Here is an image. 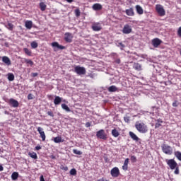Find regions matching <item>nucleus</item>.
I'll return each mask as SVG.
<instances>
[{"label": "nucleus", "mask_w": 181, "mask_h": 181, "mask_svg": "<svg viewBox=\"0 0 181 181\" xmlns=\"http://www.w3.org/2000/svg\"><path fill=\"white\" fill-rule=\"evenodd\" d=\"M162 122H163V121H162V119H157V123L158 124H162Z\"/></svg>", "instance_id": "53"}, {"label": "nucleus", "mask_w": 181, "mask_h": 181, "mask_svg": "<svg viewBox=\"0 0 181 181\" xmlns=\"http://www.w3.org/2000/svg\"><path fill=\"white\" fill-rule=\"evenodd\" d=\"M123 170H128V165L124 164L122 166Z\"/></svg>", "instance_id": "49"}, {"label": "nucleus", "mask_w": 181, "mask_h": 181, "mask_svg": "<svg viewBox=\"0 0 181 181\" xmlns=\"http://www.w3.org/2000/svg\"><path fill=\"white\" fill-rule=\"evenodd\" d=\"M179 105V103H177V100H175V102L173 103V107H177Z\"/></svg>", "instance_id": "45"}, {"label": "nucleus", "mask_w": 181, "mask_h": 181, "mask_svg": "<svg viewBox=\"0 0 181 181\" xmlns=\"http://www.w3.org/2000/svg\"><path fill=\"white\" fill-rule=\"evenodd\" d=\"M107 91H109V93H115V91H118V88L115 86H111L107 88Z\"/></svg>", "instance_id": "22"}, {"label": "nucleus", "mask_w": 181, "mask_h": 181, "mask_svg": "<svg viewBox=\"0 0 181 181\" xmlns=\"http://www.w3.org/2000/svg\"><path fill=\"white\" fill-rule=\"evenodd\" d=\"M23 52L27 54L28 56H32V51L28 48H24Z\"/></svg>", "instance_id": "33"}, {"label": "nucleus", "mask_w": 181, "mask_h": 181, "mask_svg": "<svg viewBox=\"0 0 181 181\" xmlns=\"http://www.w3.org/2000/svg\"><path fill=\"white\" fill-rule=\"evenodd\" d=\"M7 78L8 81H13V80H15V75L12 73H9L7 74Z\"/></svg>", "instance_id": "25"}, {"label": "nucleus", "mask_w": 181, "mask_h": 181, "mask_svg": "<svg viewBox=\"0 0 181 181\" xmlns=\"http://www.w3.org/2000/svg\"><path fill=\"white\" fill-rule=\"evenodd\" d=\"M73 153H75V155H83V152L77 149H74Z\"/></svg>", "instance_id": "38"}, {"label": "nucleus", "mask_w": 181, "mask_h": 181, "mask_svg": "<svg viewBox=\"0 0 181 181\" xmlns=\"http://www.w3.org/2000/svg\"><path fill=\"white\" fill-rule=\"evenodd\" d=\"M28 100H33V95L32 93L28 95Z\"/></svg>", "instance_id": "43"}, {"label": "nucleus", "mask_w": 181, "mask_h": 181, "mask_svg": "<svg viewBox=\"0 0 181 181\" xmlns=\"http://www.w3.org/2000/svg\"><path fill=\"white\" fill-rule=\"evenodd\" d=\"M92 8L93 11H101V9H103V6L100 4H95L93 5Z\"/></svg>", "instance_id": "18"}, {"label": "nucleus", "mask_w": 181, "mask_h": 181, "mask_svg": "<svg viewBox=\"0 0 181 181\" xmlns=\"http://www.w3.org/2000/svg\"><path fill=\"white\" fill-rule=\"evenodd\" d=\"M96 136L99 139H103V141H106L107 139V134H105V131L104 129H100L96 132Z\"/></svg>", "instance_id": "4"}, {"label": "nucleus", "mask_w": 181, "mask_h": 181, "mask_svg": "<svg viewBox=\"0 0 181 181\" xmlns=\"http://www.w3.org/2000/svg\"><path fill=\"white\" fill-rule=\"evenodd\" d=\"M161 149L165 155H172V153H173V148H172L170 146L165 144H162Z\"/></svg>", "instance_id": "2"}, {"label": "nucleus", "mask_w": 181, "mask_h": 181, "mask_svg": "<svg viewBox=\"0 0 181 181\" xmlns=\"http://www.w3.org/2000/svg\"><path fill=\"white\" fill-rule=\"evenodd\" d=\"M85 127H86V128H90V127H91V123L90 122H86L85 124Z\"/></svg>", "instance_id": "50"}, {"label": "nucleus", "mask_w": 181, "mask_h": 181, "mask_svg": "<svg viewBox=\"0 0 181 181\" xmlns=\"http://www.w3.org/2000/svg\"><path fill=\"white\" fill-rule=\"evenodd\" d=\"M30 46L32 49H37V46H39V45L37 44V42H36V41H33L30 43Z\"/></svg>", "instance_id": "32"}, {"label": "nucleus", "mask_w": 181, "mask_h": 181, "mask_svg": "<svg viewBox=\"0 0 181 181\" xmlns=\"http://www.w3.org/2000/svg\"><path fill=\"white\" fill-rule=\"evenodd\" d=\"M180 55H181V51H180Z\"/></svg>", "instance_id": "61"}, {"label": "nucleus", "mask_w": 181, "mask_h": 181, "mask_svg": "<svg viewBox=\"0 0 181 181\" xmlns=\"http://www.w3.org/2000/svg\"><path fill=\"white\" fill-rule=\"evenodd\" d=\"M53 141L54 142H55V144H60V142H62V137L60 136L54 137Z\"/></svg>", "instance_id": "34"}, {"label": "nucleus", "mask_w": 181, "mask_h": 181, "mask_svg": "<svg viewBox=\"0 0 181 181\" xmlns=\"http://www.w3.org/2000/svg\"><path fill=\"white\" fill-rule=\"evenodd\" d=\"M97 181H105V180H104V178H101V179L98 180Z\"/></svg>", "instance_id": "58"}, {"label": "nucleus", "mask_w": 181, "mask_h": 181, "mask_svg": "<svg viewBox=\"0 0 181 181\" xmlns=\"http://www.w3.org/2000/svg\"><path fill=\"white\" fill-rule=\"evenodd\" d=\"M72 39H73V36H71V33H65V37H64L65 42H67V43H71V42H73Z\"/></svg>", "instance_id": "12"}, {"label": "nucleus", "mask_w": 181, "mask_h": 181, "mask_svg": "<svg viewBox=\"0 0 181 181\" xmlns=\"http://www.w3.org/2000/svg\"><path fill=\"white\" fill-rule=\"evenodd\" d=\"M125 13L127 15V16H134L135 12H134V8H130L129 9L125 10Z\"/></svg>", "instance_id": "17"}, {"label": "nucleus", "mask_w": 181, "mask_h": 181, "mask_svg": "<svg viewBox=\"0 0 181 181\" xmlns=\"http://www.w3.org/2000/svg\"><path fill=\"white\" fill-rule=\"evenodd\" d=\"M91 28L94 32H100V30L103 29V27L100 23H93Z\"/></svg>", "instance_id": "7"}, {"label": "nucleus", "mask_w": 181, "mask_h": 181, "mask_svg": "<svg viewBox=\"0 0 181 181\" xmlns=\"http://www.w3.org/2000/svg\"><path fill=\"white\" fill-rule=\"evenodd\" d=\"M4 170V166L2 165H0V172H2Z\"/></svg>", "instance_id": "56"}, {"label": "nucleus", "mask_w": 181, "mask_h": 181, "mask_svg": "<svg viewBox=\"0 0 181 181\" xmlns=\"http://www.w3.org/2000/svg\"><path fill=\"white\" fill-rule=\"evenodd\" d=\"M130 160L132 163H135V162H136V157L135 156H132Z\"/></svg>", "instance_id": "40"}, {"label": "nucleus", "mask_w": 181, "mask_h": 181, "mask_svg": "<svg viewBox=\"0 0 181 181\" xmlns=\"http://www.w3.org/2000/svg\"><path fill=\"white\" fill-rule=\"evenodd\" d=\"M51 45L52 47H57V49H59V50H64V49H66V47L59 45L57 42H54Z\"/></svg>", "instance_id": "15"}, {"label": "nucleus", "mask_w": 181, "mask_h": 181, "mask_svg": "<svg viewBox=\"0 0 181 181\" xmlns=\"http://www.w3.org/2000/svg\"><path fill=\"white\" fill-rule=\"evenodd\" d=\"M8 104L11 107H13V108H18V107H19V102H18V100H16L13 98L9 99Z\"/></svg>", "instance_id": "10"}, {"label": "nucleus", "mask_w": 181, "mask_h": 181, "mask_svg": "<svg viewBox=\"0 0 181 181\" xmlns=\"http://www.w3.org/2000/svg\"><path fill=\"white\" fill-rule=\"evenodd\" d=\"M156 9L158 15H160V16H165V8H163V6H162V5L160 4L156 5Z\"/></svg>", "instance_id": "5"}, {"label": "nucleus", "mask_w": 181, "mask_h": 181, "mask_svg": "<svg viewBox=\"0 0 181 181\" xmlns=\"http://www.w3.org/2000/svg\"><path fill=\"white\" fill-rule=\"evenodd\" d=\"M81 12H80V9L77 8L75 10V15L76 16V18H78L80 16Z\"/></svg>", "instance_id": "39"}, {"label": "nucleus", "mask_w": 181, "mask_h": 181, "mask_svg": "<svg viewBox=\"0 0 181 181\" xmlns=\"http://www.w3.org/2000/svg\"><path fill=\"white\" fill-rule=\"evenodd\" d=\"M67 2H69V4H71V2H73V0H66Z\"/></svg>", "instance_id": "57"}, {"label": "nucleus", "mask_w": 181, "mask_h": 181, "mask_svg": "<svg viewBox=\"0 0 181 181\" xmlns=\"http://www.w3.org/2000/svg\"><path fill=\"white\" fill-rule=\"evenodd\" d=\"M160 127H162V124L160 123H156L155 128H159Z\"/></svg>", "instance_id": "48"}, {"label": "nucleus", "mask_w": 181, "mask_h": 181, "mask_svg": "<svg viewBox=\"0 0 181 181\" xmlns=\"http://www.w3.org/2000/svg\"><path fill=\"white\" fill-rule=\"evenodd\" d=\"M124 121L127 122V124L129 123V117L128 116L124 117Z\"/></svg>", "instance_id": "42"}, {"label": "nucleus", "mask_w": 181, "mask_h": 181, "mask_svg": "<svg viewBox=\"0 0 181 181\" xmlns=\"http://www.w3.org/2000/svg\"><path fill=\"white\" fill-rule=\"evenodd\" d=\"M2 62H3V63H5V64H6V66H11V64H12L11 59H9V57H8L6 56H4L2 57Z\"/></svg>", "instance_id": "16"}, {"label": "nucleus", "mask_w": 181, "mask_h": 181, "mask_svg": "<svg viewBox=\"0 0 181 181\" xmlns=\"http://www.w3.org/2000/svg\"><path fill=\"white\" fill-rule=\"evenodd\" d=\"M48 98H52V95H48Z\"/></svg>", "instance_id": "60"}, {"label": "nucleus", "mask_w": 181, "mask_h": 181, "mask_svg": "<svg viewBox=\"0 0 181 181\" xmlns=\"http://www.w3.org/2000/svg\"><path fill=\"white\" fill-rule=\"evenodd\" d=\"M46 7H47V6L45 4L44 2L40 3V8L42 12H44V11H46Z\"/></svg>", "instance_id": "29"}, {"label": "nucleus", "mask_w": 181, "mask_h": 181, "mask_svg": "<svg viewBox=\"0 0 181 181\" xmlns=\"http://www.w3.org/2000/svg\"><path fill=\"white\" fill-rule=\"evenodd\" d=\"M132 28L128 24L124 25L123 29H122V33L124 35H129V33H132Z\"/></svg>", "instance_id": "8"}, {"label": "nucleus", "mask_w": 181, "mask_h": 181, "mask_svg": "<svg viewBox=\"0 0 181 181\" xmlns=\"http://www.w3.org/2000/svg\"><path fill=\"white\" fill-rule=\"evenodd\" d=\"M163 42L159 38H154L151 40V44L153 47H159L162 45Z\"/></svg>", "instance_id": "9"}, {"label": "nucleus", "mask_w": 181, "mask_h": 181, "mask_svg": "<svg viewBox=\"0 0 181 181\" xmlns=\"http://www.w3.org/2000/svg\"><path fill=\"white\" fill-rule=\"evenodd\" d=\"M28 155L30 158H32V159H37V154L35 152L29 153Z\"/></svg>", "instance_id": "31"}, {"label": "nucleus", "mask_w": 181, "mask_h": 181, "mask_svg": "<svg viewBox=\"0 0 181 181\" xmlns=\"http://www.w3.org/2000/svg\"><path fill=\"white\" fill-rule=\"evenodd\" d=\"M32 76L33 77H37V76H39V74L38 73H32Z\"/></svg>", "instance_id": "52"}, {"label": "nucleus", "mask_w": 181, "mask_h": 181, "mask_svg": "<svg viewBox=\"0 0 181 181\" xmlns=\"http://www.w3.org/2000/svg\"><path fill=\"white\" fill-rule=\"evenodd\" d=\"M133 69L137 71H141V70H142V65H141L139 63H134L133 64Z\"/></svg>", "instance_id": "19"}, {"label": "nucleus", "mask_w": 181, "mask_h": 181, "mask_svg": "<svg viewBox=\"0 0 181 181\" xmlns=\"http://www.w3.org/2000/svg\"><path fill=\"white\" fill-rule=\"evenodd\" d=\"M18 177H19V173L18 172H13L11 175L12 180H18Z\"/></svg>", "instance_id": "24"}, {"label": "nucleus", "mask_w": 181, "mask_h": 181, "mask_svg": "<svg viewBox=\"0 0 181 181\" xmlns=\"http://www.w3.org/2000/svg\"><path fill=\"white\" fill-rule=\"evenodd\" d=\"M40 149H42V146H35V150L36 151H40Z\"/></svg>", "instance_id": "51"}, {"label": "nucleus", "mask_w": 181, "mask_h": 181, "mask_svg": "<svg viewBox=\"0 0 181 181\" xmlns=\"http://www.w3.org/2000/svg\"><path fill=\"white\" fill-rule=\"evenodd\" d=\"M112 135L115 136V138H118V136H119V132L117 131V129H113L112 130Z\"/></svg>", "instance_id": "27"}, {"label": "nucleus", "mask_w": 181, "mask_h": 181, "mask_svg": "<svg viewBox=\"0 0 181 181\" xmlns=\"http://www.w3.org/2000/svg\"><path fill=\"white\" fill-rule=\"evenodd\" d=\"M5 27L8 29V30H13V24L8 23L5 25Z\"/></svg>", "instance_id": "28"}, {"label": "nucleus", "mask_w": 181, "mask_h": 181, "mask_svg": "<svg viewBox=\"0 0 181 181\" xmlns=\"http://www.w3.org/2000/svg\"><path fill=\"white\" fill-rule=\"evenodd\" d=\"M110 175L112 177H118L119 176V169L117 167L113 168L110 171Z\"/></svg>", "instance_id": "11"}, {"label": "nucleus", "mask_w": 181, "mask_h": 181, "mask_svg": "<svg viewBox=\"0 0 181 181\" xmlns=\"http://www.w3.org/2000/svg\"><path fill=\"white\" fill-rule=\"evenodd\" d=\"M136 11L139 15H142L144 13V9L139 5L136 6Z\"/></svg>", "instance_id": "23"}, {"label": "nucleus", "mask_w": 181, "mask_h": 181, "mask_svg": "<svg viewBox=\"0 0 181 181\" xmlns=\"http://www.w3.org/2000/svg\"><path fill=\"white\" fill-rule=\"evenodd\" d=\"M37 132H39L42 141H46V134H45V131H43V128L37 127Z\"/></svg>", "instance_id": "14"}, {"label": "nucleus", "mask_w": 181, "mask_h": 181, "mask_svg": "<svg viewBox=\"0 0 181 181\" xmlns=\"http://www.w3.org/2000/svg\"><path fill=\"white\" fill-rule=\"evenodd\" d=\"M128 163H129V158H126L124 165H128Z\"/></svg>", "instance_id": "47"}, {"label": "nucleus", "mask_w": 181, "mask_h": 181, "mask_svg": "<svg viewBox=\"0 0 181 181\" xmlns=\"http://www.w3.org/2000/svg\"><path fill=\"white\" fill-rule=\"evenodd\" d=\"M117 46V47H120L122 50H124V47H125V45L122 44V42H118Z\"/></svg>", "instance_id": "37"}, {"label": "nucleus", "mask_w": 181, "mask_h": 181, "mask_svg": "<svg viewBox=\"0 0 181 181\" xmlns=\"http://www.w3.org/2000/svg\"><path fill=\"white\" fill-rule=\"evenodd\" d=\"M175 175H179V167H176L174 171Z\"/></svg>", "instance_id": "46"}, {"label": "nucleus", "mask_w": 181, "mask_h": 181, "mask_svg": "<svg viewBox=\"0 0 181 181\" xmlns=\"http://www.w3.org/2000/svg\"><path fill=\"white\" fill-rule=\"evenodd\" d=\"M69 173L71 176H76V175H77V170H76V168H72Z\"/></svg>", "instance_id": "35"}, {"label": "nucleus", "mask_w": 181, "mask_h": 181, "mask_svg": "<svg viewBox=\"0 0 181 181\" xmlns=\"http://www.w3.org/2000/svg\"><path fill=\"white\" fill-rule=\"evenodd\" d=\"M135 127L140 134H146L148 132V126L144 122H136Z\"/></svg>", "instance_id": "1"}, {"label": "nucleus", "mask_w": 181, "mask_h": 181, "mask_svg": "<svg viewBox=\"0 0 181 181\" xmlns=\"http://www.w3.org/2000/svg\"><path fill=\"white\" fill-rule=\"evenodd\" d=\"M175 156H176L177 159L181 162V153L180 151H175Z\"/></svg>", "instance_id": "30"}, {"label": "nucleus", "mask_w": 181, "mask_h": 181, "mask_svg": "<svg viewBox=\"0 0 181 181\" xmlns=\"http://www.w3.org/2000/svg\"><path fill=\"white\" fill-rule=\"evenodd\" d=\"M167 165H168L172 170L176 169V167H177V163H176L173 159L168 160Z\"/></svg>", "instance_id": "6"}, {"label": "nucleus", "mask_w": 181, "mask_h": 181, "mask_svg": "<svg viewBox=\"0 0 181 181\" xmlns=\"http://www.w3.org/2000/svg\"><path fill=\"white\" fill-rule=\"evenodd\" d=\"M115 62H116L117 64H121V59H116Z\"/></svg>", "instance_id": "55"}, {"label": "nucleus", "mask_w": 181, "mask_h": 181, "mask_svg": "<svg viewBox=\"0 0 181 181\" xmlns=\"http://www.w3.org/2000/svg\"><path fill=\"white\" fill-rule=\"evenodd\" d=\"M47 114L49 115V117H54V115L53 114V112H52V110L48 111Z\"/></svg>", "instance_id": "44"}, {"label": "nucleus", "mask_w": 181, "mask_h": 181, "mask_svg": "<svg viewBox=\"0 0 181 181\" xmlns=\"http://www.w3.org/2000/svg\"><path fill=\"white\" fill-rule=\"evenodd\" d=\"M25 63H26V64H30V66H33V61L31 59H25Z\"/></svg>", "instance_id": "36"}, {"label": "nucleus", "mask_w": 181, "mask_h": 181, "mask_svg": "<svg viewBox=\"0 0 181 181\" xmlns=\"http://www.w3.org/2000/svg\"><path fill=\"white\" fill-rule=\"evenodd\" d=\"M4 114L8 115V114H9V112H8V111L6 110V111L4 112Z\"/></svg>", "instance_id": "59"}, {"label": "nucleus", "mask_w": 181, "mask_h": 181, "mask_svg": "<svg viewBox=\"0 0 181 181\" xmlns=\"http://www.w3.org/2000/svg\"><path fill=\"white\" fill-rule=\"evenodd\" d=\"M62 108L66 111V112H70L71 111V110H70V107H69V106L66 105V103L62 104Z\"/></svg>", "instance_id": "26"}, {"label": "nucleus", "mask_w": 181, "mask_h": 181, "mask_svg": "<svg viewBox=\"0 0 181 181\" xmlns=\"http://www.w3.org/2000/svg\"><path fill=\"white\" fill-rule=\"evenodd\" d=\"M25 26L27 29L30 30L32 29V26H33V23L32 21H27L25 23Z\"/></svg>", "instance_id": "20"}, {"label": "nucleus", "mask_w": 181, "mask_h": 181, "mask_svg": "<svg viewBox=\"0 0 181 181\" xmlns=\"http://www.w3.org/2000/svg\"><path fill=\"white\" fill-rule=\"evenodd\" d=\"M74 73H76L78 76H84L86 74V71L84 66H76L74 67Z\"/></svg>", "instance_id": "3"}, {"label": "nucleus", "mask_w": 181, "mask_h": 181, "mask_svg": "<svg viewBox=\"0 0 181 181\" xmlns=\"http://www.w3.org/2000/svg\"><path fill=\"white\" fill-rule=\"evenodd\" d=\"M62 100V98H60L59 96H55V98L54 100V104L55 105H59L61 104Z\"/></svg>", "instance_id": "21"}, {"label": "nucleus", "mask_w": 181, "mask_h": 181, "mask_svg": "<svg viewBox=\"0 0 181 181\" xmlns=\"http://www.w3.org/2000/svg\"><path fill=\"white\" fill-rule=\"evenodd\" d=\"M40 181H46V180H45V177H43V175H41V176L40 177Z\"/></svg>", "instance_id": "54"}, {"label": "nucleus", "mask_w": 181, "mask_h": 181, "mask_svg": "<svg viewBox=\"0 0 181 181\" xmlns=\"http://www.w3.org/2000/svg\"><path fill=\"white\" fill-rule=\"evenodd\" d=\"M129 135L130 138H132V139H133L135 142H139V141H141V139H139V137H138V136H136V134L132 132H129Z\"/></svg>", "instance_id": "13"}, {"label": "nucleus", "mask_w": 181, "mask_h": 181, "mask_svg": "<svg viewBox=\"0 0 181 181\" xmlns=\"http://www.w3.org/2000/svg\"><path fill=\"white\" fill-rule=\"evenodd\" d=\"M60 169H62V170H65V172H67V170H69V168L63 165H61Z\"/></svg>", "instance_id": "41"}]
</instances>
